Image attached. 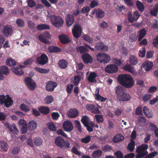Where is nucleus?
I'll list each match as a JSON object with an SVG mask.
<instances>
[{"label":"nucleus","instance_id":"37998d69","mask_svg":"<svg viewBox=\"0 0 158 158\" xmlns=\"http://www.w3.org/2000/svg\"><path fill=\"white\" fill-rule=\"evenodd\" d=\"M35 69L36 71L42 73H48L50 71L49 69H41L38 67H35Z\"/></svg>","mask_w":158,"mask_h":158},{"label":"nucleus","instance_id":"6e6d98bb","mask_svg":"<svg viewBox=\"0 0 158 158\" xmlns=\"http://www.w3.org/2000/svg\"><path fill=\"white\" fill-rule=\"evenodd\" d=\"M52 118L54 120H57L60 116V114L57 112H53L52 113Z\"/></svg>","mask_w":158,"mask_h":158},{"label":"nucleus","instance_id":"4c0bfd02","mask_svg":"<svg viewBox=\"0 0 158 158\" xmlns=\"http://www.w3.org/2000/svg\"><path fill=\"white\" fill-rule=\"evenodd\" d=\"M50 28L49 25L44 24L38 25L37 27V28L38 29L41 30L49 29Z\"/></svg>","mask_w":158,"mask_h":158},{"label":"nucleus","instance_id":"7ed1b4c3","mask_svg":"<svg viewBox=\"0 0 158 158\" xmlns=\"http://www.w3.org/2000/svg\"><path fill=\"white\" fill-rule=\"evenodd\" d=\"M148 145L143 144L137 147L136 148V152L137 154L136 156V158H140L147 155L148 152L146 151L148 148Z\"/></svg>","mask_w":158,"mask_h":158},{"label":"nucleus","instance_id":"1a4fd4ad","mask_svg":"<svg viewBox=\"0 0 158 158\" xmlns=\"http://www.w3.org/2000/svg\"><path fill=\"white\" fill-rule=\"evenodd\" d=\"M25 83L28 88L31 90L35 89L36 84L35 81L31 78L29 77H26L24 79Z\"/></svg>","mask_w":158,"mask_h":158},{"label":"nucleus","instance_id":"864d4df0","mask_svg":"<svg viewBox=\"0 0 158 158\" xmlns=\"http://www.w3.org/2000/svg\"><path fill=\"white\" fill-rule=\"evenodd\" d=\"M96 121L98 123H102L103 121V116L102 115L98 114L95 116Z\"/></svg>","mask_w":158,"mask_h":158},{"label":"nucleus","instance_id":"aec40b11","mask_svg":"<svg viewBox=\"0 0 158 158\" xmlns=\"http://www.w3.org/2000/svg\"><path fill=\"white\" fill-rule=\"evenodd\" d=\"M99 89L98 88H96L95 93L94 94L96 99L101 102H105L106 99V98H104L99 94Z\"/></svg>","mask_w":158,"mask_h":158},{"label":"nucleus","instance_id":"20e7f679","mask_svg":"<svg viewBox=\"0 0 158 158\" xmlns=\"http://www.w3.org/2000/svg\"><path fill=\"white\" fill-rule=\"evenodd\" d=\"M50 19L52 24L56 27H61L63 24V21L60 16L51 15L50 16Z\"/></svg>","mask_w":158,"mask_h":158},{"label":"nucleus","instance_id":"473e14b6","mask_svg":"<svg viewBox=\"0 0 158 158\" xmlns=\"http://www.w3.org/2000/svg\"><path fill=\"white\" fill-rule=\"evenodd\" d=\"M146 34V31L144 29H143L140 30L139 32L138 36L139 38L138 40L139 41H140L144 37L145 35Z\"/></svg>","mask_w":158,"mask_h":158},{"label":"nucleus","instance_id":"a211bd4d","mask_svg":"<svg viewBox=\"0 0 158 158\" xmlns=\"http://www.w3.org/2000/svg\"><path fill=\"white\" fill-rule=\"evenodd\" d=\"M66 25L68 27H70L73 23L74 19L72 14H67L65 17Z\"/></svg>","mask_w":158,"mask_h":158},{"label":"nucleus","instance_id":"680f3d73","mask_svg":"<svg viewBox=\"0 0 158 158\" xmlns=\"http://www.w3.org/2000/svg\"><path fill=\"white\" fill-rule=\"evenodd\" d=\"M145 48H143L140 49L139 52V56L141 57H143L145 56Z\"/></svg>","mask_w":158,"mask_h":158},{"label":"nucleus","instance_id":"774afa93","mask_svg":"<svg viewBox=\"0 0 158 158\" xmlns=\"http://www.w3.org/2000/svg\"><path fill=\"white\" fill-rule=\"evenodd\" d=\"M27 2L28 6L31 7L34 6L35 5V2L32 0H28Z\"/></svg>","mask_w":158,"mask_h":158},{"label":"nucleus","instance_id":"412c9836","mask_svg":"<svg viewBox=\"0 0 158 158\" xmlns=\"http://www.w3.org/2000/svg\"><path fill=\"white\" fill-rule=\"evenodd\" d=\"M24 66L20 65V68H18L17 67H14L11 68V70L16 75L18 76H20L23 73L21 68H23Z\"/></svg>","mask_w":158,"mask_h":158},{"label":"nucleus","instance_id":"39448f33","mask_svg":"<svg viewBox=\"0 0 158 158\" xmlns=\"http://www.w3.org/2000/svg\"><path fill=\"white\" fill-rule=\"evenodd\" d=\"M0 102L1 104H4V105L7 107L12 105L13 102L9 95H0Z\"/></svg>","mask_w":158,"mask_h":158},{"label":"nucleus","instance_id":"c756f323","mask_svg":"<svg viewBox=\"0 0 158 158\" xmlns=\"http://www.w3.org/2000/svg\"><path fill=\"white\" fill-rule=\"evenodd\" d=\"M143 111L145 115L148 118H150L152 117V114L149 111V110L147 106H145L143 107Z\"/></svg>","mask_w":158,"mask_h":158},{"label":"nucleus","instance_id":"cd10ccee","mask_svg":"<svg viewBox=\"0 0 158 158\" xmlns=\"http://www.w3.org/2000/svg\"><path fill=\"white\" fill-rule=\"evenodd\" d=\"M9 131L10 133L13 134H18L19 133L18 130L14 124L10 125V128H9Z\"/></svg>","mask_w":158,"mask_h":158},{"label":"nucleus","instance_id":"5fc2aeb1","mask_svg":"<svg viewBox=\"0 0 158 158\" xmlns=\"http://www.w3.org/2000/svg\"><path fill=\"white\" fill-rule=\"evenodd\" d=\"M83 39L85 40L88 42L90 44H92L93 40L92 38L87 35H84L82 36Z\"/></svg>","mask_w":158,"mask_h":158},{"label":"nucleus","instance_id":"dca6fc26","mask_svg":"<svg viewBox=\"0 0 158 158\" xmlns=\"http://www.w3.org/2000/svg\"><path fill=\"white\" fill-rule=\"evenodd\" d=\"M37 61L39 64L44 65L48 62V58L46 55L43 54L37 58Z\"/></svg>","mask_w":158,"mask_h":158},{"label":"nucleus","instance_id":"5701e85b","mask_svg":"<svg viewBox=\"0 0 158 158\" xmlns=\"http://www.w3.org/2000/svg\"><path fill=\"white\" fill-rule=\"evenodd\" d=\"M82 58L84 62L85 63H91L93 61V59L88 54L83 55Z\"/></svg>","mask_w":158,"mask_h":158},{"label":"nucleus","instance_id":"c9c22d12","mask_svg":"<svg viewBox=\"0 0 158 158\" xmlns=\"http://www.w3.org/2000/svg\"><path fill=\"white\" fill-rule=\"evenodd\" d=\"M81 121L85 126H87L88 124H89L91 122H90L89 118L86 116H84L82 118Z\"/></svg>","mask_w":158,"mask_h":158},{"label":"nucleus","instance_id":"f8f14e48","mask_svg":"<svg viewBox=\"0 0 158 158\" xmlns=\"http://www.w3.org/2000/svg\"><path fill=\"white\" fill-rule=\"evenodd\" d=\"M51 35L49 32L45 31L39 36V39L40 41L44 43H49V41L45 39H49L51 38Z\"/></svg>","mask_w":158,"mask_h":158},{"label":"nucleus","instance_id":"72a5a7b5","mask_svg":"<svg viewBox=\"0 0 158 158\" xmlns=\"http://www.w3.org/2000/svg\"><path fill=\"white\" fill-rule=\"evenodd\" d=\"M76 49L77 52L81 53H87L89 51L88 50L83 46H80L77 47L76 48Z\"/></svg>","mask_w":158,"mask_h":158},{"label":"nucleus","instance_id":"e2e57ef3","mask_svg":"<svg viewBox=\"0 0 158 158\" xmlns=\"http://www.w3.org/2000/svg\"><path fill=\"white\" fill-rule=\"evenodd\" d=\"M112 61L113 63L115 64L118 66H120L121 64V62L119 60L116 58H113L112 59Z\"/></svg>","mask_w":158,"mask_h":158},{"label":"nucleus","instance_id":"2eb2a0df","mask_svg":"<svg viewBox=\"0 0 158 158\" xmlns=\"http://www.w3.org/2000/svg\"><path fill=\"white\" fill-rule=\"evenodd\" d=\"M57 85V84L56 82L49 81L46 83L45 89L47 91H52L54 90Z\"/></svg>","mask_w":158,"mask_h":158},{"label":"nucleus","instance_id":"69168bd1","mask_svg":"<svg viewBox=\"0 0 158 158\" xmlns=\"http://www.w3.org/2000/svg\"><path fill=\"white\" fill-rule=\"evenodd\" d=\"M151 98V95L148 94H146L143 96V100L144 102H146L150 99Z\"/></svg>","mask_w":158,"mask_h":158},{"label":"nucleus","instance_id":"4be33fe9","mask_svg":"<svg viewBox=\"0 0 158 158\" xmlns=\"http://www.w3.org/2000/svg\"><path fill=\"white\" fill-rule=\"evenodd\" d=\"M153 66L152 63L149 61H147L142 64V67L143 68L146 72L149 71Z\"/></svg>","mask_w":158,"mask_h":158},{"label":"nucleus","instance_id":"2f4dec72","mask_svg":"<svg viewBox=\"0 0 158 158\" xmlns=\"http://www.w3.org/2000/svg\"><path fill=\"white\" fill-rule=\"evenodd\" d=\"M38 110L42 113L47 114L49 112L50 110L49 108L46 106H40L38 108Z\"/></svg>","mask_w":158,"mask_h":158},{"label":"nucleus","instance_id":"393cba45","mask_svg":"<svg viewBox=\"0 0 158 158\" xmlns=\"http://www.w3.org/2000/svg\"><path fill=\"white\" fill-rule=\"evenodd\" d=\"M59 38L61 42L64 44L69 43L71 40L70 37L65 35H62L60 36Z\"/></svg>","mask_w":158,"mask_h":158},{"label":"nucleus","instance_id":"a19ab883","mask_svg":"<svg viewBox=\"0 0 158 158\" xmlns=\"http://www.w3.org/2000/svg\"><path fill=\"white\" fill-rule=\"evenodd\" d=\"M20 108L22 110L25 112H29L30 110L29 107L24 103H22L21 104Z\"/></svg>","mask_w":158,"mask_h":158},{"label":"nucleus","instance_id":"a18cd8bd","mask_svg":"<svg viewBox=\"0 0 158 158\" xmlns=\"http://www.w3.org/2000/svg\"><path fill=\"white\" fill-rule=\"evenodd\" d=\"M34 142L36 146H40L43 143L42 139L39 137H36L34 139Z\"/></svg>","mask_w":158,"mask_h":158},{"label":"nucleus","instance_id":"052dcab7","mask_svg":"<svg viewBox=\"0 0 158 158\" xmlns=\"http://www.w3.org/2000/svg\"><path fill=\"white\" fill-rule=\"evenodd\" d=\"M16 23L19 27H22L24 26V23L23 21L21 19H18L16 20Z\"/></svg>","mask_w":158,"mask_h":158},{"label":"nucleus","instance_id":"603ef678","mask_svg":"<svg viewBox=\"0 0 158 158\" xmlns=\"http://www.w3.org/2000/svg\"><path fill=\"white\" fill-rule=\"evenodd\" d=\"M81 78V77L79 75H77L74 77L73 82L75 85H77L78 84Z\"/></svg>","mask_w":158,"mask_h":158},{"label":"nucleus","instance_id":"f3484780","mask_svg":"<svg viewBox=\"0 0 158 158\" xmlns=\"http://www.w3.org/2000/svg\"><path fill=\"white\" fill-rule=\"evenodd\" d=\"M67 116L70 118H75L79 115L78 110L75 108L69 109L67 113Z\"/></svg>","mask_w":158,"mask_h":158},{"label":"nucleus","instance_id":"f03ea898","mask_svg":"<svg viewBox=\"0 0 158 158\" xmlns=\"http://www.w3.org/2000/svg\"><path fill=\"white\" fill-rule=\"evenodd\" d=\"M118 79L119 82L125 87L131 88L134 85V81L129 75H120L118 76Z\"/></svg>","mask_w":158,"mask_h":158},{"label":"nucleus","instance_id":"49530a36","mask_svg":"<svg viewBox=\"0 0 158 158\" xmlns=\"http://www.w3.org/2000/svg\"><path fill=\"white\" fill-rule=\"evenodd\" d=\"M48 128L51 131H55L56 128L55 124L53 122H49L47 124Z\"/></svg>","mask_w":158,"mask_h":158},{"label":"nucleus","instance_id":"b1692460","mask_svg":"<svg viewBox=\"0 0 158 158\" xmlns=\"http://www.w3.org/2000/svg\"><path fill=\"white\" fill-rule=\"evenodd\" d=\"M27 126L28 129L30 131H32L35 130L37 127V124L35 121L32 120L29 122Z\"/></svg>","mask_w":158,"mask_h":158},{"label":"nucleus","instance_id":"9d476101","mask_svg":"<svg viewBox=\"0 0 158 158\" xmlns=\"http://www.w3.org/2000/svg\"><path fill=\"white\" fill-rule=\"evenodd\" d=\"M106 72L108 73H113L117 72L118 70V68L114 64L108 65L105 68Z\"/></svg>","mask_w":158,"mask_h":158},{"label":"nucleus","instance_id":"423d86ee","mask_svg":"<svg viewBox=\"0 0 158 158\" xmlns=\"http://www.w3.org/2000/svg\"><path fill=\"white\" fill-rule=\"evenodd\" d=\"M72 31L73 36L75 38H78L81 35L82 29L80 25L76 24L73 26Z\"/></svg>","mask_w":158,"mask_h":158},{"label":"nucleus","instance_id":"c03bdc74","mask_svg":"<svg viewBox=\"0 0 158 158\" xmlns=\"http://www.w3.org/2000/svg\"><path fill=\"white\" fill-rule=\"evenodd\" d=\"M129 62L132 65H135L138 63L137 58L134 56H131L129 59Z\"/></svg>","mask_w":158,"mask_h":158},{"label":"nucleus","instance_id":"f704fd0d","mask_svg":"<svg viewBox=\"0 0 158 158\" xmlns=\"http://www.w3.org/2000/svg\"><path fill=\"white\" fill-rule=\"evenodd\" d=\"M102 155V152L99 150H97L94 152L92 154L94 158H99Z\"/></svg>","mask_w":158,"mask_h":158},{"label":"nucleus","instance_id":"4468645a","mask_svg":"<svg viewBox=\"0 0 158 158\" xmlns=\"http://www.w3.org/2000/svg\"><path fill=\"white\" fill-rule=\"evenodd\" d=\"M63 127L64 131L66 132L72 131L73 129V126L69 120H66L63 123Z\"/></svg>","mask_w":158,"mask_h":158},{"label":"nucleus","instance_id":"ddd939ff","mask_svg":"<svg viewBox=\"0 0 158 158\" xmlns=\"http://www.w3.org/2000/svg\"><path fill=\"white\" fill-rule=\"evenodd\" d=\"M134 17H132L131 13L129 12L128 14V20L129 22L132 23L134 21H136L140 16L139 12L137 11H135L133 13Z\"/></svg>","mask_w":158,"mask_h":158},{"label":"nucleus","instance_id":"ea45409f","mask_svg":"<svg viewBox=\"0 0 158 158\" xmlns=\"http://www.w3.org/2000/svg\"><path fill=\"white\" fill-rule=\"evenodd\" d=\"M67 62L64 60H61L59 62V67L61 69L65 68L67 66Z\"/></svg>","mask_w":158,"mask_h":158},{"label":"nucleus","instance_id":"0e129e2a","mask_svg":"<svg viewBox=\"0 0 158 158\" xmlns=\"http://www.w3.org/2000/svg\"><path fill=\"white\" fill-rule=\"evenodd\" d=\"M73 87V85L72 84H69L67 85L66 91L69 94H71Z\"/></svg>","mask_w":158,"mask_h":158},{"label":"nucleus","instance_id":"58836bf2","mask_svg":"<svg viewBox=\"0 0 158 158\" xmlns=\"http://www.w3.org/2000/svg\"><path fill=\"white\" fill-rule=\"evenodd\" d=\"M54 100L53 97L51 95L47 96L44 99L45 103L47 104H48L52 103Z\"/></svg>","mask_w":158,"mask_h":158},{"label":"nucleus","instance_id":"c85d7f7f","mask_svg":"<svg viewBox=\"0 0 158 158\" xmlns=\"http://www.w3.org/2000/svg\"><path fill=\"white\" fill-rule=\"evenodd\" d=\"M8 148L7 143L3 141H0V151H6Z\"/></svg>","mask_w":158,"mask_h":158},{"label":"nucleus","instance_id":"0eeeda50","mask_svg":"<svg viewBox=\"0 0 158 158\" xmlns=\"http://www.w3.org/2000/svg\"><path fill=\"white\" fill-rule=\"evenodd\" d=\"M98 61L101 63H107L111 60L110 56L106 53H99L97 55Z\"/></svg>","mask_w":158,"mask_h":158},{"label":"nucleus","instance_id":"13d9d810","mask_svg":"<svg viewBox=\"0 0 158 158\" xmlns=\"http://www.w3.org/2000/svg\"><path fill=\"white\" fill-rule=\"evenodd\" d=\"M18 125L19 126H27L26 121L23 119H20L18 122Z\"/></svg>","mask_w":158,"mask_h":158},{"label":"nucleus","instance_id":"7c9ffc66","mask_svg":"<svg viewBox=\"0 0 158 158\" xmlns=\"http://www.w3.org/2000/svg\"><path fill=\"white\" fill-rule=\"evenodd\" d=\"M136 6L139 10L143 12L144 10V6L143 4L140 1H137L136 2Z\"/></svg>","mask_w":158,"mask_h":158},{"label":"nucleus","instance_id":"de8ad7c7","mask_svg":"<svg viewBox=\"0 0 158 158\" xmlns=\"http://www.w3.org/2000/svg\"><path fill=\"white\" fill-rule=\"evenodd\" d=\"M1 72L3 74L5 75H7L9 73V71L7 67L6 66H2L0 68Z\"/></svg>","mask_w":158,"mask_h":158},{"label":"nucleus","instance_id":"f257e3e1","mask_svg":"<svg viewBox=\"0 0 158 158\" xmlns=\"http://www.w3.org/2000/svg\"><path fill=\"white\" fill-rule=\"evenodd\" d=\"M115 92L117 99L119 101L126 102L131 98L130 95L121 86L119 85L115 87Z\"/></svg>","mask_w":158,"mask_h":158},{"label":"nucleus","instance_id":"3c124183","mask_svg":"<svg viewBox=\"0 0 158 158\" xmlns=\"http://www.w3.org/2000/svg\"><path fill=\"white\" fill-rule=\"evenodd\" d=\"M104 12L100 10L97 9L96 11V16L97 17L99 18H102L104 17Z\"/></svg>","mask_w":158,"mask_h":158},{"label":"nucleus","instance_id":"9b49d317","mask_svg":"<svg viewBox=\"0 0 158 158\" xmlns=\"http://www.w3.org/2000/svg\"><path fill=\"white\" fill-rule=\"evenodd\" d=\"M55 144L62 148H64L65 147V141L61 136H58L56 138L55 140Z\"/></svg>","mask_w":158,"mask_h":158},{"label":"nucleus","instance_id":"bf43d9fd","mask_svg":"<svg viewBox=\"0 0 158 158\" xmlns=\"http://www.w3.org/2000/svg\"><path fill=\"white\" fill-rule=\"evenodd\" d=\"M75 126L77 128L78 131L81 132V126L80 122L77 120H75L74 122Z\"/></svg>","mask_w":158,"mask_h":158},{"label":"nucleus","instance_id":"6ab92c4d","mask_svg":"<svg viewBox=\"0 0 158 158\" xmlns=\"http://www.w3.org/2000/svg\"><path fill=\"white\" fill-rule=\"evenodd\" d=\"M13 30L11 27L10 25L5 26L2 31L3 35L6 36H9L12 33Z\"/></svg>","mask_w":158,"mask_h":158},{"label":"nucleus","instance_id":"338daca9","mask_svg":"<svg viewBox=\"0 0 158 158\" xmlns=\"http://www.w3.org/2000/svg\"><path fill=\"white\" fill-rule=\"evenodd\" d=\"M56 133L58 135H60L66 138H67V135L62 130L59 129L58 130L56 131Z\"/></svg>","mask_w":158,"mask_h":158},{"label":"nucleus","instance_id":"4d7b16f0","mask_svg":"<svg viewBox=\"0 0 158 158\" xmlns=\"http://www.w3.org/2000/svg\"><path fill=\"white\" fill-rule=\"evenodd\" d=\"M91 137L89 135H87L85 137L81 139V142L84 143H87L90 140Z\"/></svg>","mask_w":158,"mask_h":158},{"label":"nucleus","instance_id":"bb28decb","mask_svg":"<svg viewBox=\"0 0 158 158\" xmlns=\"http://www.w3.org/2000/svg\"><path fill=\"white\" fill-rule=\"evenodd\" d=\"M97 77V75L94 72H91L87 77L88 80L89 81L92 82H96V78Z\"/></svg>","mask_w":158,"mask_h":158},{"label":"nucleus","instance_id":"6e6552de","mask_svg":"<svg viewBox=\"0 0 158 158\" xmlns=\"http://www.w3.org/2000/svg\"><path fill=\"white\" fill-rule=\"evenodd\" d=\"M86 109L90 111L92 113L96 114L100 113V109H101V107L98 105L95 106L93 104H88L86 106Z\"/></svg>","mask_w":158,"mask_h":158},{"label":"nucleus","instance_id":"e433bc0d","mask_svg":"<svg viewBox=\"0 0 158 158\" xmlns=\"http://www.w3.org/2000/svg\"><path fill=\"white\" fill-rule=\"evenodd\" d=\"M49 51L50 52H57L60 51L61 49L56 46H51L48 48Z\"/></svg>","mask_w":158,"mask_h":158},{"label":"nucleus","instance_id":"79ce46f5","mask_svg":"<svg viewBox=\"0 0 158 158\" xmlns=\"http://www.w3.org/2000/svg\"><path fill=\"white\" fill-rule=\"evenodd\" d=\"M135 142L133 140H131L130 142L128 144L127 148L128 150L132 152L135 148Z\"/></svg>","mask_w":158,"mask_h":158},{"label":"nucleus","instance_id":"a878e982","mask_svg":"<svg viewBox=\"0 0 158 158\" xmlns=\"http://www.w3.org/2000/svg\"><path fill=\"white\" fill-rule=\"evenodd\" d=\"M124 139V136L121 134H118L114 136L113 139L114 143H116L123 141Z\"/></svg>","mask_w":158,"mask_h":158},{"label":"nucleus","instance_id":"8fccbe9b","mask_svg":"<svg viewBox=\"0 0 158 158\" xmlns=\"http://www.w3.org/2000/svg\"><path fill=\"white\" fill-rule=\"evenodd\" d=\"M6 63L8 65L10 66H14L16 64L15 61L10 58H9L7 59Z\"/></svg>","mask_w":158,"mask_h":158},{"label":"nucleus","instance_id":"09e8293b","mask_svg":"<svg viewBox=\"0 0 158 158\" xmlns=\"http://www.w3.org/2000/svg\"><path fill=\"white\" fill-rule=\"evenodd\" d=\"M146 122V120L144 117L142 116L139 117L137 123L139 125L144 124Z\"/></svg>","mask_w":158,"mask_h":158}]
</instances>
